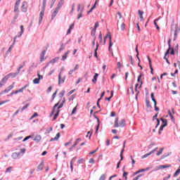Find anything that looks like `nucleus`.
I'll use <instances>...</instances> for the list:
<instances>
[{
  "instance_id": "f257e3e1",
  "label": "nucleus",
  "mask_w": 180,
  "mask_h": 180,
  "mask_svg": "<svg viewBox=\"0 0 180 180\" xmlns=\"http://www.w3.org/2000/svg\"><path fill=\"white\" fill-rule=\"evenodd\" d=\"M172 32H174V41H175L176 40V37H178V33L180 32V25H178V24L175 23L172 24Z\"/></svg>"
},
{
  "instance_id": "f03ea898",
  "label": "nucleus",
  "mask_w": 180,
  "mask_h": 180,
  "mask_svg": "<svg viewBox=\"0 0 180 180\" xmlns=\"http://www.w3.org/2000/svg\"><path fill=\"white\" fill-rule=\"evenodd\" d=\"M58 105H60V102H58L54 105L53 110L51 112V116H53V115H54V113H56H56L55 114V115L52 120L53 122H54V120H56V119H57V117H58V115L60 114V110H56L57 108V106H58Z\"/></svg>"
},
{
  "instance_id": "7ed1b4c3",
  "label": "nucleus",
  "mask_w": 180,
  "mask_h": 180,
  "mask_svg": "<svg viewBox=\"0 0 180 180\" xmlns=\"http://www.w3.org/2000/svg\"><path fill=\"white\" fill-rule=\"evenodd\" d=\"M160 120L162 121V124L159 129V134H161V132L164 130V127H167V125L168 124V121L167 120L160 118Z\"/></svg>"
},
{
  "instance_id": "20e7f679",
  "label": "nucleus",
  "mask_w": 180,
  "mask_h": 180,
  "mask_svg": "<svg viewBox=\"0 0 180 180\" xmlns=\"http://www.w3.org/2000/svg\"><path fill=\"white\" fill-rule=\"evenodd\" d=\"M108 37L109 39L108 50H109V51H110V47H112V46H113V44H112V34H110V32H108L107 36L105 37V38H104V44H105Z\"/></svg>"
},
{
  "instance_id": "39448f33",
  "label": "nucleus",
  "mask_w": 180,
  "mask_h": 180,
  "mask_svg": "<svg viewBox=\"0 0 180 180\" xmlns=\"http://www.w3.org/2000/svg\"><path fill=\"white\" fill-rule=\"evenodd\" d=\"M15 88V82H13L12 84H11L10 86H8L6 89H4V91H2L0 93V95H4V94H9V92H11V91H12V89Z\"/></svg>"
},
{
  "instance_id": "423d86ee",
  "label": "nucleus",
  "mask_w": 180,
  "mask_h": 180,
  "mask_svg": "<svg viewBox=\"0 0 180 180\" xmlns=\"http://www.w3.org/2000/svg\"><path fill=\"white\" fill-rule=\"evenodd\" d=\"M26 88H27V84L22 87L21 89H19L18 90H15V91L11 92V96H12V95H16V94H22L23 91L26 89Z\"/></svg>"
},
{
  "instance_id": "0eeeda50",
  "label": "nucleus",
  "mask_w": 180,
  "mask_h": 180,
  "mask_svg": "<svg viewBox=\"0 0 180 180\" xmlns=\"http://www.w3.org/2000/svg\"><path fill=\"white\" fill-rule=\"evenodd\" d=\"M115 18H116L117 23H123L124 22L123 17H122V13H120V12H117Z\"/></svg>"
},
{
  "instance_id": "6e6552de",
  "label": "nucleus",
  "mask_w": 180,
  "mask_h": 180,
  "mask_svg": "<svg viewBox=\"0 0 180 180\" xmlns=\"http://www.w3.org/2000/svg\"><path fill=\"white\" fill-rule=\"evenodd\" d=\"M98 27H99V24L96 23L94 25V28H93L91 30V36H92V37H94V39H95V37H96V36H95V34H96V28Z\"/></svg>"
},
{
  "instance_id": "1a4fd4ad",
  "label": "nucleus",
  "mask_w": 180,
  "mask_h": 180,
  "mask_svg": "<svg viewBox=\"0 0 180 180\" xmlns=\"http://www.w3.org/2000/svg\"><path fill=\"white\" fill-rule=\"evenodd\" d=\"M21 11H22V12H24L25 13H26V12H27V2H26V1L22 2V5L21 6Z\"/></svg>"
},
{
  "instance_id": "9d476101",
  "label": "nucleus",
  "mask_w": 180,
  "mask_h": 180,
  "mask_svg": "<svg viewBox=\"0 0 180 180\" xmlns=\"http://www.w3.org/2000/svg\"><path fill=\"white\" fill-rule=\"evenodd\" d=\"M158 150V148H155L154 150H151L149 153H146L142 156V160H144V158H147L149 155H151V154H153V153H155Z\"/></svg>"
},
{
  "instance_id": "9b49d317",
  "label": "nucleus",
  "mask_w": 180,
  "mask_h": 180,
  "mask_svg": "<svg viewBox=\"0 0 180 180\" xmlns=\"http://www.w3.org/2000/svg\"><path fill=\"white\" fill-rule=\"evenodd\" d=\"M58 12H60V9L56 8L55 10L53 11V12L52 13L51 15V20H53V19H54V18H56V16H57V13H58Z\"/></svg>"
},
{
  "instance_id": "f8f14e48",
  "label": "nucleus",
  "mask_w": 180,
  "mask_h": 180,
  "mask_svg": "<svg viewBox=\"0 0 180 180\" xmlns=\"http://www.w3.org/2000/svg\"><path fill=\"white\" fill-rule=\"evenodd\" d=\"M65 81V78L63 77V79H61V73H59L58 75V85H61V84H64Z\"/></svg>"
},
{
  "instance_id": "ddd939ff",
  "label": "nucleus",
  "mask_w": 180,
  "mask_h": 180,
  "mask_svg": "<svg viewBox=\"0 0 180 180\" xmlns=\"http://www.w3.org/2000/svg\"><path fill=\"white\" fill-rule=\"evenodd\" d=\"M44 11H46V9L41 8V11L40 12V14H39V23L41 22V20H43V16H44Z\"/></svg>"
},
{
  "instance_id": "4468645a",
  "label": "nucleus",
  "mask_w": 180,
  "mask_h": 180,
  "mask_svg": "<svg viewBox=\"0 0 180 180\" xmlns=\"http://www.w3.org/2000/svg\"><path fill=\"white\" fill-rule=\"evenodd\" d=\"M17 75H19V72H11L7 75V77H8V78H16Z\"/></svg>"
},
{
  "instance_id": "2eb2a0df",
  "label": "nucleus",
  "mask_w": 180,
  "mask_h": 180,
  "mask_svg": "<svg viewBox=\"0 0 180 180\" xmlns=\"http://www.w3.org/2000/svg\"><path fill=\"white\" fill-rule=\"evenodd\" d=\"M46 56V50L43 51L40 54V63L44 61V56Z\"/></svg>"
},
{
  "instance_id": "dca6fc26",
  "label": "nucleus",
  "mask_w": 180,
  "mask_h": 180,
  "mask_svg": "<svg viewBox=\"0 0 180 180\" xmlns=\"http://www.w3.org/2000/svg\"><path fill=\"white\" fill-rule=\"evenodd\" d=\"M64 1L65 0H60V1L58 2L56 8L58 9H61V8H63V6L64 5Z\"/></svg>"
},
{
  "instance_id": "f3484780",
  "label": "nucleus",
  "mask_w": 180,
  "mask_h": 180,
  "mask_svg": "<svg viewBox=\"0 0 180 180\" xmlns=\"http://www.w3.org/2000/svg\"><path fill=\"white\" fill-rule=\"evenodd\" d=\"M124 147H126V141H124L123 148L120 153V161H123V153H124Z\"/></svg>"
},
{
  "instance_id": "a211bd4d",
  "label": "nucleus",
  "mask_w": 180,
  "mask_h": 180,
  "mask_svg": "<svg viewBox=\"0 0 180 180\" xmlns=\"http://www.w3.org/2000/svg\"><path fill=\"white\" fill-rule=\"evenodd\" d=\"M148 60L149 61V67L150 69V73L154 74V72H153L154 69H153V65L151 64V59L150 58V56H148Z\"/></svg>"
},
{
  "instance_id": "6ab92c4d",
  "label": "nucleus",
  "mask_w": 180,
  "mask_h": 180,
  "mask_svg": "<svg viewBox=\"0 0 180 180\" xmlns=\"http://www.w3.org/2000/svg\"><path fill=\"white\" fill-rule=\"evenodd\" d=\"M126 25H124V23H120L117 25V30H124V27Z\"/></svg>"
},
{
  "instance_id": "aec40b11",
  "label": "nucleus",
  "mask_w": 180,
  "mask_h": 180,
  "mask_svg": "<svg viewBox=\"0 0 180 180\" xmlns=\"http://www.w3.org/2000/svg\"><path fill=\"white\" fill-rule=\"evenodd\" d=\"M60 133H58L56 137L50 139V141H58V139H60Z\"/></svg>"
},
{
  "instance_id": "412c9836",
  "label": "nucleus",
  "mask_w": 180,
  "mask_h": 180,
  "mask_svg": "<svg viewBox=\"0 0 180 180\" xmlns=\"http://www.w3.org/2000/svg\"><path fill=\"white\" fill-rule=\"evenodd\" d=\"M19 155H20V153H13L11 157L13 160H16V158H18V157H19Z\"/></svg>"
},
{
  "instance_id": "4be33fe9",
  "label": "nucleus",
  "mask_w": 180,
  "mask_h": 180,
  "mask_svg": "<svg viewBox=\"0 0 180 180\" xmlns=\"http://www.w3.org/2000/svg\"><path fill=\"white\" fill-rule=\"evenodd\" d=\"M164 168H171V165H164L158 167V169H164Z\"/></svg>"
},
{
  "instance_id": "5701e85b",
  "label": "nucleus",
  "mask_w": 180,
  "mask_h": 180,
  "mask_svg": "<svg viewBox=\"0 0 180 180\" xmlns=\"http://www.w3.org/2000/svg\"><path fill=\"white\" fill-rule=\"evenodd\" d=\"M68 54H70V51H68L66 53H65L64 55H63L62 61H65V60H67V58L68 57Z\"/></svg>"
},
{
  "instance_id": "b1692460",
  "label": "nucleus",
  "mask_w": 180,
  "mask_h": 180,
  "mask_svg": "<svg viewBox=\"0 0 180 180\" xmlns=\"http://www.w3.org/2000/svg\"><path fill=\"white\" fill-rule=\"evenodd\" d=\"M34 141H36V143H39L40 141V140H41V136L40 135H37L34 138Z\"/></svg>"
},
{
  "instance_id": "393cba45",
  "label": "nucleus",
  "mask_w": 180,
  "mask_h": 180,
  "mask_svg": "<svg viewBox=\"0 0 180 180\" xmlns=\"http://www.w3.org/2000/svg\"><path fill=\"white\" fill-rule=\"evenodd\" d=\"M99 49V44H96V48L94 51V57H96V58H98V49Z\"/></svg>"
},
{
  "instance_id": "a878e982",
  "label": "nucleus",
  "mask_w": 180,
  "mask_h": 180,
  "mask_svg": "<svg viewBox=\"0 0 180 180\" xmlns=\"http://www.w3.org/2000/svg\"><path fill=\"white\" fill-rule=\"evenodd\" d=\"M118 124L119 127H124V125L126 124V121L124 120H122Z\"/></svg>"
},
{
  "instance_id": "bb28decb",
  "label": "nucleus",
  "mask_w": 180,
  "mask_h": 180,
  "mask_svg": "<svg viewBox=\"0 0 180 180\" xmlns=\"http://www.w3.org/2000/svg\"><path fill=\"white\" fill-rule=\"evenodd\" d=\"M144 14V12L141 11V10H139L138 11V15L141 19V22L143 20V15Z\"/></svg>"
},
{
  "instance_id": "cd10ccee",
  "label": "nucleus",
  "mask_w": 180,
  "mask_h": 180,
  "mask_svg": "<svg viewBox=\"0 0 180 180\" xmlns=\"http://www.w3.org/2000/svg\"><path fill=\"white\" fill-rule=\"evenodd\" d=\"M98 77H99V75L98 73H95L94 79H92V82L94 84H96V81H98Z\"/></svg>"
},
{
  "instance_id": "c85d7f7f",
  "label": "nucleus",
  "mask_w": 180,
  "mask_h": 180,
  "mask_svg": "<svg viewBox=\"0 0 180 180\" xmlns=\"http://www.w3.org/2000/svg\"><path fill=\"white\" fill-rule=\"evenodd\" d=\"M60 58L56 57L52 60H50L49 64H55V63H57L58 61Z\"/></svg>"
},
{
  "instance_id": "c756f323",
  "label": "nucleus",
  "mask_w": 180,
  "mask_h": 180,
  "mask_svg": "<svg viewBox=\"0 0 180 180\" xmlns=\"http://www.w3.org/2000/svg\"><path fill=\"white\" fill-rule=\"evenodd\" d=\"M82 141L81 138H78L76 140L75 144L72 146V148H70V150H72V148H75L76 147L77 144H78V143H79V141Z\"/></svg>"
},
{
  "instance_id": "7c9ffc66",
  "label": "nucleus",
  "mask_w": 180,
  "mask_h": 180,
  "mask_svg": "<svg viewBox=\"0 0 180 180\" xmlns=\"http://www.w3.org/2000/svg\"><path fill=\"white\" fill-rule=\"evenodd\" d=\"M44 167V162H41L39 166L37 167V170L38 171H41V169H43Z\"/></svg>"
},
{
  "instance_id": "2f4dec72",
  "label": "nucleus",
  "mask_w": 180,
  "mask_h": 180,
  "mask_svg": "<svg viewBox=\"0 0 180 180\" xmlns=\"http://www.w3.org/2000/svg\"><path fill=\"white\" fill-rule=\"evenodd\" d=\"M74 24H72L69 29L68 30V32H67V34H71V30H72V29H74Z\"/></svg>"
},
{
  "instance_id": "473e14b6",
  "label": "nucleus",
  "mask_w": 180,
  "mask_h": 180,
  "mask_svg": "<svg viewBox=\"0 0 180 180\" xmlns=\"http://www.w3.org/2000/svg\"><path fill=\"white\" fill-rule=\"evenodd\" d=\"M95 8H96V1L93 5V6L90 8V10L87 12V15H89V13H91V12H92V11H94V9H95Z\"/></svg>"
},
{
  "instance_id": "72a5a7b5",
  "label": "nucleus",
  "mask_w": 180,
  "mask_h": 180,
  "mask_svg": "<svg viewBox=\"0 0 180 180\" xmlns=\"http://www.w3.org/2000/svg\"><path fill=\"white\" fill-rule=\"evenodd\" d=\"M98 125L96 129V134H98V131L99 130V126L101 124V121L99 120V118H97Z\"/></svg>"
},
{
  "instance_id": "f704fd0d",
  "label": "nucleus",
  "mask_w": 180,
  "mask_h": 180,
  "mask_svg": "<svg viewBox=\"0 0 180 180\" xmlns=\"http://www.w3.org/2000/svg\"><path fill=\"white\" fill-rule=\"evenodd\" d=\"M75 160H77V158H73L72 159V160L70 161V169H71V171H73V169H74V166L72 165V162H73V161H75Z\"/></svg>"
},
{
  "instance_id": "c9c22d12",
  "label": "nucleus",
  "mask_w": 180,
  "mask_h": 180,
  "mask_svg": "<svg viewBox=\"0 0 180 180\" xmlns=\"http://www.w3.org/2000/svg\"><path fill=\"white\" fill-rule=\"evenodd\" d=\"M9 79L8 75H6L2 79H1V82L6 84V82L8 81V79Z\"/></svg>"
},
{
  "instance_id": "e433bc0d",
  "label": "nucleus",
  "mask_w": 180,
  "mask_h": 180,
  "mask_svg": "<svg viewBox=\"0 0 180 180\" xmlns=\"http://www.w3.org/2000/svg\"><path fill=\"white\" fill-rule=\"evenodd\" d=\"M114 127H119V117L115 118Z\"/></svg>"
},
{
  "instance_id": "4c0bfd02",
  "label": "nucleus",
  "mask_w": 180,
  "mask_h": 180,
  "mask_svg": "<svg viewBox=\"0 0 180 180\" xmlns=\"http://www.w3.org/2000/svg\"><path fill=\"white\" fill-rule=\"evenodd\" d=\"M65 102V99H63V103L59 105H58V108L56 110H60V109H61V108H63V106L64 105Z\"/></svg>"
},
{
  "instance_id": "58836bf2",
  "label": "nucleus",
  "mask_w": 180,
  "mask_h": 180,
  "mask_svg": "<svg viewBox=\"0 0 180 180\" xmlns=\"http://www.w3.org/2000/svg\"><path fill=\"white\" fill-rule=\"evenodd\" d=\"M46 4H47V0H43L41 9H46Z\"/></svg>"
},
{
  "instance_id": "ea45409f",
  "label": "nucleus",
  "mask_w": 180,
  "mask_h": 180,
  "mask_svg": "<svg viewBox=\"0 0 180 180\" xmlns=\"http://www.w3.org/2000/svg\"><path fill=\"white\" fill-rule=\"evenodd\" d=\"M112 98H113V91H111V96L110 97H105V101H110V99H112Z\"/></svg>"
},
{
  "instance_id": "a19ab883",
  "label": "nucleus",
  "mask_w": 180,
  "mask_h": 180,
  "mask_svg": "<svg viewBox=\"0 0 180 180\" xmlns=\"http://www.w3.org/2000/svg\"><path fill=\"white\" fill-rule=\"evenodd\" d=\"M162 151H164V148H161L160 150L156 153V155H161V154H162Z\"/></svg>"
},
{
  "instance_id": "79ce46f5",
  "label": "nucleus",
  "mask_w": 180,
  "mask_h": 180,
  "mask_svg": "<svg viewBox=\"0 0 180 180\" xmlns=\"http://www.w3.org/2000/svg\"><path fill=\"white\" fill-rule=\"evenodd\" d=\"M179 173H180V166H179V169L174 174V176H178V175H179Z\"/></svg>"
},
{
  "instance_id": "37998d69",
  "label": "nucleus",
  "mask_w": 180,
  "mask_h": 180,
  "mask_svg": "<svg viewBox=\"0 0 180 180\" xmlns=\"http://www.w3.org/2000/svg\"><path fill=\"white\" fill-rule=\"evenodd\" d=\"M14 12H19V5H16V3L14 6Z\"/></svg>"
},
{
  "instance_id": "c03bdc74",
  "label": "nucleus",
  "mask_w": 180,
  "mask_h": 180,
  "mask_svg": "<svg viewBox=\"0 0 180 180\" xmlns=\"http://www.w3.org/2000/svg\"><path fill=\"white\" fill-rule=\"evenodd\" d=\"M154 108H155V110L156 112H159L160 111V108L158 107H157V101H155V103H154Z\"/></svg>"
},
{
  "instance_id": "a18cd8bd",
  "label": "nucleus",
  "mask_w": 180,
  "mask_h": 180,
  "mask_svg": "<svg viewBox=\"0 0 180 180\" xmlns=\"http://www.w3.org/2000/svg\"><path fill=\"white\" fill-rule=\"evenodd\" d=\"M103 96H105V91H103L101 93V97L98 99V102H101V101H102V98H103Z\"/></svg>"
},
{
  "instance_id": "49530a36",
  "label": "nucleus",
  "mask_w": 180,
  "mask_h": 180,
  "mask_svg": "<svg viewBox=\"0 0 180 180\" xmlns=\"http://www.w3.org/2000/svg\"><path fill=\"white\" fill-rule=\"evenodd\" d=\"M127 175H129V173L127 172H124L123 178H124V180H127Z\"/></svg>"
},
{
  "instance_id": "de8ad7c7",
  "label": "nucleus",
  "mask_w": 180,
  "mask_h": 180,
  "mask_svg": "<svg viewBox=\"0 0 180 180\" xmlns=\"http://www.w3.org/2000/svg\"><path fill=\"white\" fill-rule=\"evenodd\" d=\"M33 83L34 84H40V80L39 78H35L34 80H33Z\"/></svg>"
},
{
  "instance_id": "09e8293b",
  "label": "nucleus",
  "mask_w": 180,
  "mask_h": 180,
  "mask_svg": "<svg viewBox=\"0 0 180 180\" xmlns=\"http://www.w3.org/2000/svg\"><path fill=\"white\" fill-rule=\"evenodd\" d=\"M51 131H53V127H50L49 129H46V134H49Z\"/></svg>"
},
{
  "instance_id": "8fccbe9b",
  "label": "nucleus",
  "mask_w": 180,
  "mask_h": 180,
  "mask_svg": "<svg viewBox=\"0 0 180 180\" xmlns=\"http://www.w3.org/2000/svg\"><path fill=\"white\" fill-rule=\"evenodd\" d=\"M150 98H151L153 102H154V103H155V102H157V101H155V98H154V93H151Z\"/></svg>"
},
{
  "instance_id": "3c124183",
  "label": "nucleus",
  "mask_w": 180,
  "mask_h": 180,
  "mask_svg": "<svg viewBox=\"0 0 180 180\" xmlns=\"http://www.w3.org/2000/svg\"><path fill=\"white\" fill-rule=\"evenodd\" d=\"M138 86H139V84H136L135 85V91H136V92H137V93H136V96L140 94V91L137 90Z\"/></svg>"
},
{
  "instance_id": "603ef678",
  "label": "nucleus",
  "mask_w": 180,
  "mask_h": 180,
  "mask_svg": "<svg viewBox=\"0 0 180 180\" xmlns=\"http://www.w3.org/2000/svg\"><path fill=\"white\" fill-rule=\"evenodd\" d=\"M37 77H38V79H43V75H40V72H37Z\"/></svg>"
},
{
  "instance_id": "864d4df0",
  "label": "nucleus",
  "mask_w": 180,
  "mask_h": 180,
  "mask_svg": "<svg viewBox=\"0 0 180 180\" xmlns=\"http://www.w3.org/2000/svg\"><path fill=\"white\" fill-rule=\"evenodd\" d=\"M105 179H106V175L105 174H102L99 178V180H105Z\"/></svg>"
},
{
  "instance_id": "5fc2aeb1",
  "label": "nucleus",
  "mask_w": 180,
  "mask_h": 180,
  "mask_svg": "<svg viewBox=\"0 0 180 180\" xmlns=\"http://www.w3.org/2000/svg\"><path fill=\"white\" fill-rule=\"evenodd\" d=\"M56 1L57 0H51V8H53V6H54V4H56Z\"/></svg>"
},
{
  "instance_id": "6e6d98bb",
  "label": "nucleus",
  "mask_w": 180,
  "mask_h": 180,
  "mask_svg": "<svg viewBox=\"0 0 180 180\" xmlns=\"http://www.w3.org/2000/svg\"><path fill=\"white\" fill-rule=\"evenodd\" d=\"M39 116V115L37 114V112H34L33 114V115L30 117V120H32V119H34V117Z\"/></svg>"
},
{
  "instance_id": "4d7b16f0",
  "label": "nucleus",
  "mask_w": 180,
  "mask_h": 180,
  "mask_svg": "<svg viewBox=\"0 0 180 180\" xmlns=\"http://www.w3.org/2000/svg\"><path fill=\"white\" fill-rule=\"evenodd\" d=\"M20 29H21V32H20V36H18V37H20L22 36V34H23V25L20 26Z\"/></svg>"
},
{
  "instance_id": "13d9d810",
  "label": "nucleus",
  "mask_w": 180,
  "mask_h": 180,
  "mask_svg": "<svg viewBox=\"0 0 180 180\" xmlns=\"http://www.w3.org/2000/svg\"><path fill=\"white\" fill-rule=\"evenodd\" d=\"M92 133H94L93 130L88 131L86 137H88V136H89V134H90L89 137H91V136H92Z\"/></svg>"
},
{
  "instance_id": "bf43d9fd",
  "label": "nucleus",
  "mask_w": 180,
  "mask_h": 180,
  "mask_svg": "<svg viewBox=\"0 0 180 180\" xmlns=\"http://www.w3.org/2000/svg\"><path fill=\"white\" fill-rule=\"evenodd\" d=\"M28 107H29V104H26L25 106L22 108L21 112H23L25 110V109H27Z\"/></svg>"
},
{
  "instance_id": "052dcab7",
  "label": "nucleus",
  "mask_w": 180,
  "mask_h": 180,
  "mask_svg": "<svg viewBox=\"0 0 180 180\" xmlns=\"http://www.w3.org/2000/svg\"><path fill=\"white\" fill-rule=\"evenodd\" d=\"M10 101H11L10 100L2 101L1 103H0V106L1 105H5V103H8V102H10Z\"/></svg>"
},
{
  "instance_id": "680f3d73",
  "label": "nucleus",
  "mask_w": 180,
  "mask_h": 180,
  "mask_svg": "<svg viewBox=\"0 0 180 180\" xmlns=\"http://www.w3.org/2000/svg\"><path fill=\"white\" fill-rule=\"evenodd\" d=\"M12 167H9L6 169V172H11L12 171Z\"/></svg>"
},
{
  "instance_id": "e2e57ef3",
  "label": "nucleus",
  "mask_w": 180,
  "mask_h": 180,
  "mask_svg": "<svg viewBox=\"0 0 180 180\" xmlns=\"http://www.w3.org/2000/svg\"><path fill=\"white\" fill-rule=\"evenodd\" d=\"M58 90H56V91L53 93V96H52V99H54V98H56V96H57V92H58Z\"/></svg>"
},
{
  "instance_id": "0e129e2a",
  "label": "nucleus",
  "mask_w": 180,
  "mask_h": 180,
  "mask_svg": "<svg viewBox=\"0 0 180 180\" xmlns=\"http://www.w3.org/2000/svg\"><path fill=\"white\" fill-rule=\"evenodd\" d=\"M89 164H94L95 162V160L94 158H90L89 160Z\"/></svg>"
},
{
  "instance_id": "69168bd1",
  "label": "nucleus",
  "mask_w": 180,
  "mask_h": 180,
  "mask_svg": "<svg viewBox=\"0 0 180 180\" xmlns=\"http://www.w3.org/2000/svg\"><path fill=\"white\" fill-rule=\"evenodd\" d=\"M25 65H26V62H24L22 65H20L19 68L22 70V68H23V67H25Z\"/></svg>"
},
{
  "instance_id": "338daca9",
  "label": "nucleus",
  "mask_w": 180,
  "mask_h": 180,
  "mask_svg": "<svg viewBox=\"0 0 180 180\" xmlns=\"http://www.w3.org/2000/svg\"><path fill=\"white\" fill-rule=\"evenodd\" d=\"M75 112H77V107H75L72 111V115H74V113H75Z\"/></svg>"
},
{
  "instance_id": "774afa93",
  "label": "nucleus",
  "mask_w": 180,
  "mask_h": 180,
  "mask_svg": "<svg viewBox=\"0 0 180 180\" xmlns=\"http://www.w3.org/2000/svg\"><path fill=\"white\" fill-rule=\"evenodd\" d=\"M96 151H98V148L96 149V150H94V151L90 152V153H89L90 155H92V154H95V153H96Z\"/></svg>"
}]
</instances>
